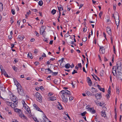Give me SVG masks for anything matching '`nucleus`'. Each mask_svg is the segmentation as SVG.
<instances>
[{"instance_id":"f257e3e1","label":"nucleus","mask_w":122,"mask_h":122,"mask_svg":"<svg viewBox=\"0 0 122 122\" xmlns=\"http://www.w3.org/2000/svg\"><path fill=\"white\" fill-rule=\"evenodd\" d=\"M61 93L62 95L65 96L66 97H69L70 94V92L67 90H64L61 91Z\"/></svg>"},{"instance_id":"f03ea898","label":"nucleus","mask_w":122,"mask_h":122,"mask_svg":"<svg viewBox=\"0 0 122 122\" xmlns=\"http://www.w3.org/2000/svg\"><path fill=\"white\" fill-rule=\"evenodd\" d=\"M115 73H114L113 71L112 72V73L113 75L116 76V77L120 79L122 81V73L120 72H118L117 74L116 73V71L114 70Z\"/></svg>"},{"instance_id":"7ed1b4c3","label":"nucleus","mask_w":122,"mask_h":122,"mask_svg":"<svg viewBox=\"0 0 122 122\" xmlns=\"http://www.w3.org/2000/svg\"><path fill=\"white\" fill-rule=\"evenodd\" d=\"M22 103L24 109L26 110L30 114V113H31V112L30 107L27 105L24 101L23 100L22 101Z\"/></svg>"},{"instance_id":"20e7f679","label":"nucleus","mask_w":122,"mask_h":122,"mask_svg":"<svg viewBox=\"0 0 122 122\" xmlns=\"http://www.w3.org/2000/svg\"><path fill=\"white\" fill-rule=\"evenodd\" d=\"M36 100L40 102H42V97L39 93L38 92H36L35 94Z\"/></svg>"},{"instance_id":"39448f33","label":"nucleus","mask_w":122,"mask_h":122,"mask_svg":"<svg viewBox=\"0 0 122 122\" xmlns=\"http://www.w3.org/2000/svg\"><path fill=\"white\" fill-rule=\"evenodd\" d=\"M10 99L12 101L14 102H16L17 98L12 93L10 94Z\"/></svg>"},{"instance_id":"423d86ee","label":"nucleus","mask_w":122,"mask_h":122,"mask_svg":"<svg viewBox=\"0 0 122 122\" xmlns=\"http://www.w3.org/2000/svg\"><path fill=\"white\" fill-rule=\"evenodd\" d=\"M17 89L18 92L20 95H24L23 91L21 86H20L19 87L17 88Z\"/></svg>"},{"instance_id":"0eeeda50","label":"nucleus","mask_w":122,"mask_h":122,"mask_svg":"<svg viewBox=\"0 0 122 122\" xmlns=\"http://www.w3.org/2000/svg\"><path fill=\"white\" fill-rule=\"evenodd\" d=\"M46 28V27L45 26H41V29H40V34L41 35H42L45 31V30Z\"/></svg>"},{"instance_id":"6e6552de","label":"nucleus","mask_w":122,"mask_h":122,"mask_svg":"<svg viewBox=\"0 0 122 122\" xmlns=\"http://www.w3.org/2000/svg\"><path fill=\"white\" fill-rule=\"evenodd\" d=\"M100 52L102 54L104 53L105 52V50L104 47L102 46H99Z\"/></svg>"},{"instance_id":"1a4fd4ad","label":"nucleus","mask_w":122,"mask_h":122,"mask_svg":"<svg viewBox=\"0 0 122 122\" xmlns=\"http://www.w3.org/2000/svg\"><path fill=\"white\" fill-rule=\"evenodd\" d=\"M95 96L96 99L97 100L100 99L101 97V94L100 93H97L95 94Z\"/></svg>"},{"instance_id":"9d476101","label":"nucleus","mask_w":122,"mask_h":122,"mask_svg":"<svg viewBox=\"0 0 122 122\" xmlns=\"http://www.w3.org/2000/svg\"><path fill=\"white\" fill-rule=\"evenodd\" d=\"M61 97L62 99V101L63 102H67L68 101V99L67 97H66L65 96L61 95Z\"/></svg>"},{"instance_id":"9b49d317","label":"nucleus","mask_w":122,"mask_h":122,"mask_svg":"<svg viewBox=\"0 0 122 122\" xmlns=\"http://www.w3.org/2000/svg\"><path fill=\"white\" fill-rule=\"evenodd\" d=\"M33 106L35 108V110H36L38 111L42 112H43V111H41V109H40L37 105L35 104H34L33 105Z\"/></svg>"},{"instance_id":"f8f14e48","label":"nucleus","mask_w":122,"mask_h":122,"mask_svg":"<svg viewBox=\"0 0 122 122\" xmlns=\"http://www.w3.org/2000/svg\"><path fill=\"white\" fill-rule=\"evenodd\" d=\"M14 102L13 103H12L11 107L13 109H15L16 107L17 106L18 102L16 101Z\"/></svg>"},{"instance_id":"ddd939ff","label":"nucleus","mask_w":122,"mask_h":122,"mask_svg":"<svg viewBox=\"0 0 122 122\" xmlns=\"http://www.w3.org/2000/svg\"><path fill=\"white\" fill-rule=\"evenodd\" d=\"M106 30L107 33L109 35L111 34V31L110 28L109 27H107Z\"/></svg>"},{"instance_id":"4468645a","label":"nucleus","mask_w":122,"mask_h":122,"mask_svg":"<svg viewBox=\"0 0 122 122\" xmlns=\"http://www.w3.org/2000/svg\"><path fill=\"white\" fill-rule=\"evenodd\" d=\"M14 81L15 84L16 85L17 88L19 87L20 86H21L20 85V84L16 79H14Z\"/></svg>"},{"instance_id":"2eb2a0df","label":"nucleus","mask_w":122,"mask_h":122,"mask_svg":"<svg viewBox=\"0 0 122 122\" xmlns=\"http://www.w3.org/2000/svg\"><path fill=\"white\" fill-rule=\"evenodd\" d=\"M18 114L19 117H20L22 118H26V117L24 114L22 112V111H21V113H19Z\"/></svg>"},{"instance_id":"dca6fc26","label":"nucleus","mask_w":122,"mask_h":122,"mask_svg":"<svg viewBox=\"0 0 122 122\" xmlns=\"http://www.w3.org/2000/svg\"><path fill=\"white\" fill-rule=\"evenodd\" d=\"M115 19L116 24L117 26V27H118V26L119 24V16L118 17L117 19Z\"/></svg>"},{"instance_id":"f3484780","label":"nucleus","mask_w":122,"mask_h":122,"mask_svg":"<svg viewBox=\"0 0 122 122\" xmlns=\"http://www.w3.org/2000/svg\"><path fill=\"white\" fill-rule=\"evenodd\" d=\"M5 103L8 106H10L11 107L12 104V102L9 101H6Z\"/></svg>"},{"instance_id":"a211bd4d","label":"nucleus","mask_w":122,"mask_h":122,"mask_svg":"<svg viewBox=\"0 0 122 122\" xmlns=\"http://www.w3.org/2000/svg\"><path fill=\"white\" fill-rule=\"evenodd\" d=\"M89 110L90 112H91L92 113H94L96 112L95 110L93 108H89Z\"/></svg>"},{"instance_id":"6ab92c4d","label":"nucleus","mask_w":122,"mask_h":122,"mask_svg":"<svg viewBox=\"0 0 122 122\" xmlns=\"http://www.w3.org/2000/svg\"><path fill=\"white\" fill-rule=\"evenodd\" d=\"M87 78H88L87 79V80H88L87 81V82L88 83V85L90 86H91V85L92 84L91 81L89 77H88Z\"/></svg>"},{"instance_id":"aec40b11","label":"nucleus","mask_w":122,"mask_h":122,"mask_svg":"<svg viewBox=\"0 0 122 122\" xmlns=\"http://www.w3.org/2000/svg\"><path fill=\"white\" fill-rule=\"evenodd\" d=\"M57 7L59 11H60L62 10H63V8L62 7V6L61 5H59Z\"/></svg>"},{"instance_id":"412c9836","label":"nucleus","mask_w":122,"mask_h":122,"mask_svg":"<svg viewBox=\"0 0 122 122\" xmlns=\"http://www.w3.org/2000/svg\"><path fill=\"white\" fill-rule=\"evenodd\" d=\"M121 62L120 61H118L117 63V70L119 67H121L120 65Z\"/></svg>"},{"instance_id":"4be33fe9","label":"nucleus","mask_w":122,"mask_h":122,"mask_svg":"<svg viewBox=\"0 0 122 122\" xmlns=\"http://www.w3.org/2000/svg\"><path fill=\"white\" fill-rule=\"evenodd\" d=\"M15 110V112H17L18 113V114L19 113H21V110L20 109H18L16 108L15 109H14Z\"/></svg>"},{"instance_id":"5701e85b","label":"nucleus","mask_w":122,"mask_h":122,"mask_svg":"<svg viewBox=\"0 0 122 122\" xmlns=\"http://www.w3.org/2000/svg\"><path fill=\"white\" fill-rule=\"evenodd\" d=\"M45 72H48V73H51L52 72V71L51 70H50L49 68L46 69H45Z\"/></svg>"},{"instance_id":"b1692460","label":"nucleus","mask_w":122,"mask_h":122,"mask_svg":"<svg viewBox=\"0 0 122 122\" xmlns=\"http://www.w3.org/2000/svg\"><path fill=\"white\" fill-rule=\"evenodd\" d=\"M65 58H61V59L59 61V62L60 63V65H61V64H62L63 62L64 61V60Z\"/></svg>"},{"instance_id":"393cba45","label":"nucleus","mask_w":122,"mask_h":122,"mask_svg":"<svg viewBox=\"0 0 122 122\" xmlns=\"http://www.w3.org/2000/svg\"><path fill=\"white\" fill-rule=\"evenodd\" d=\"M91 92L93 93L97 91V90L93 87H92L91 89Z\"/></svg>"},{"instance_id":"a878e982","label":"nucleus","mask_w":122,"mask_h":122,"mask_svg":"<svg viewBox=\"0 0 122 122\" xmlns=\"http://www.w3.org/2000/svg\"><path fill=\"white\" fill-rule=\"evenodd\" d=\"M102 117H105L106 116V114L105 113V112L104 111H102Z\"/></svg>"},{"instance_id":"bb28decb","label":"nucleus","mask_w":122,"mask_h":122,"mask_svg":"<svg viewBox=\"0 0 122 122\" xmlns=\"http://www.w3.org/2000/svg\"><path fill=\"white\" fill-rule=\"evenodd\" d=\"M50 100L51 101H54L56 100V97L53 96L51 97H50Z\"/></svg>"},{"instance_id":"cd10ccee","label":"nucleus","mask_w":122,"mask_h":122,"mask_svg":"<svg viewBox=\"0 0 122 122\" xmlns=\"http://www.w3.org/2000/svg\"><path fill=\"white\" fill-rule=\"evenodd\" d=\"M104 73V71L103 70H101L100 72V75L101 76H103V74Z\"/></svg>"},{"instance_id":"c85d7f7f","label":"nucleus","mask_w":122,"mask_h":122,"mask_svg":"<svg viewBox=\"0 0 122 122\" xmlns=\"http://www.w3.org/2000/svg\"><path fill=\"white\" fill-rule=\"evenodd\" d=\"M62 107L60 103H59V104L57 105V108L59 109H62Z\"/></svg>"},{"instance_id":"c756f323","label":"nucleus","mask_w":122,"mask_h":122,"mask_svg":"<svg viewBox=\"0 0 122 122\" xmlns=\"http://www.w3.org/2000/svg\"><path fill=\"white\" fill-rule=\"evenodd\" d=\"M71 66L70 64L67 63L65 65V67L66 69H68Z\"/></svg>"},{"instance_id":"7c9ffc66","label":"nucleus","mask_w":122,"mask_h":122,"mask_svg":"<svg viewBox=\"0 0 122 122\" xmlns=\"http://www.w3.org/2000/svg\"><path fill=\"white\" fill-rule=\"evenodd\" d=\"M3 9V4L0 3V11H1Z\"/></svg>"},{"instance_id":"2f4dec72","label":"nucleus","mask_w":122,"mask_h":122,"mask_svg":"<svg viewBox=\"0 0 122 122\" xmlns=\"http://www.w3.org/2000/svg\"><path fill=\"white\" fill-rule=\"evenodd\" d=\"M116 66H114L113 68H112V72H113V71L115 73V72L114 71V70L116 71V73L117 74V73L116 72Z\"/></svg>"},{"instance_id":"473e14b6","label":"nucleus","mask_w":122,"mask_h":122,"mask_svg":"<svg viewBox=\"0 0 122 122\" xmlns=\"http://www.w3.org/2000/svg\"><path fill=\"white\" fill-rule=\"evenodd\" d=\"M95 104L97 106H99L100 105V102L97 101H95Z\"/></svg>"},{"instance_id":"72a5a7b5","label":"nucleus","mask_w":122,"mask_h":122,"mask_svg":"<svg viewBox=\"0 0 122 122\" xmlns=\"http://www.w3.org/2000/svg\"><path fill=\"white\" fill-rule=\"evenodd\" d=\"M28 57V58H31L32 59V55L31 53H29L27 55Z\"/></svg>"},{"instance_id":"f704fd0d","label":"nucleus","mask_w":122,"mask_h":122,"mask_svg":"<svg viewBox=\"0 0 122 122\" xmlns=\"http://www.w3.org/2000/svg\"><path fill=\"white\" fill-rule=\"evenodd\" d=\"M58 80L57 79H55L54 81V83L58 84L59 83V82H58Z\"/></svg>"},{"instance_id":"c9c22d12","label":"nucleus","mask_w":122,"mask_h":122,"mask_svg":"<svg viewBox=\"0 0 122 122\" xmlns=\"http://www.w3.org/2000/svg\"><path fill=\"white\" fill-rule=\"evenodd\" d=\"M38 4L40 6H42L43 4V2L41 0L39 2Z\"/></svg>"},{"instance_id":"e433bc0d","label":"nucleus","mask_w":122,"mask_h":122,"mask_svg":"<svg viewBox=\"0 0 122 122\" xmlns=\"http://www.w3.org/2000/svg\"><path fill=\"white\" fill-rule=\"evenodd\" d=\"M56 12V10L55 9H53L51 11V13L52 14L54 15L55 13Z\"/></svg>"},{"instance_id":"4c0bfd02","label":"nucleus","mask_w":122,"mask_h":122,"mask_svg":"<svg viewBox=\"0 0 122 122\" xmlns=\"http://www.w3.org/2000/svg\"><path fill=\"white\" fill-rule=\"evenodd\" d=\"M52 75H56L57 74L58 72H52Z\"/></svg>"},{"instance_id":"58836bf2","label":"nucleus","mask_w":122,"mask_h":122,"mask_svg":"<svg viewBox=\"0 0 122 122\" xmlns=\"http://www.w3.org/2000/svg\"><path fill=\"white\" fill-rule=\"evenodd\" d=\"M116 92L117 94H119V88L118 87H117Z\"/></svg>"},{"instance_id":"ea45409f","label":"nucleus","mask_w":122,"mask_h":122,"mask_svg":"<svg viewBox=\"0 0 122 122\" xmlns=\"http://www.w3.org/2000/svg\"><path fill=\"white\" fill-rule=\"evenodd\" d=\"M12 68H13L14 70L15 71H17V68L15 66H13Z\"/></svg>"},{"instance_id":"a19ab883","label":"nucleus","mask_w":122,"mask_h":122,"mask_svg":"<svg viewBox=\"0 0 122 122\" xmlns=\"http://www.w3.org/2000/svg\"><path fill=\"white\" fill-rule=\"evenodd\" d=\"M11 12L13 15H14L15 13V10L14 9H12L11 10Z\"/></svg>"},{"instance_id":"79ce46f5","label":"nucleus","mask_w":122,"mask_h":122,"mask_svg":"<svg viewBox=\"0 0 122 122\" xmlns=\"http://www.w3.org/2000/svg\"><path fill=\"white\" fill-rule=\"evenodd\" d=\"M111 22V21H110L109 19H108L107 20V24H110V23Z\"/></svg>"},{"instance_id":"37998d69","label":"nucleus","mask_w":122,"mask_h":122,"mask_svg":"<svg viewBox=\"0 0 122 122\" xmlns=\"http://www.w3.org/2000/svg\"><path fill=\"white\" fill-rule=\"evenodd\" d=\"M77 73V72L76 70H74L72 72V74H74L75 73Z\"/></svg>"},{"instance_id":"c03bdc74","label":"nucleus","mask_w":122,"mask_h":122,"mask_svg":"<svg viewBox=\"0 0 122 122\" xmlns=\"http://www.w3.org/2000/svg\"><path fill=\"white\" fill-rule=\"evenodd\" d=\"M30 11H29V12H27V13L25 15V16H26V18L27 16H28V15H29L30 14Z\"/></svg>"},{"instance_id":"a18cd8bd","label":"nucleus","mask_w":122,"mask_h":122,"mask_svg":"<svg viewBox=\"0 0 122 122\" xmlns=\"http://www.w3.org/2000/svg\"><path fill=\"white\" fill-rule=\"evenodd\" d=\"M102 12H100V13L99 14V16L100 18H101V16L102 15Z\"/></svg>"},{"instance_id":"49530a36","label":"nucleus","mask_w":122,"mask_h":122,"mask_svg":"<svg viewBox=\"0 0 122 122\" xmlns=\"http://www.w3.org/2000/svg\"><path fill=\"white\" fill-rule=\"evenodd\" d=\"M101 91H102L103 92H105V89L104 88H101L100 89Z\"/></svg>"},{"instance_id":"de8ad7c7","label":"nucleus","mask_w":122,"mask_h":122,"mask_svg":"<svg viewBox=\"0 0 122 122\" xmlns=\"http://www.w3.org/2000/svg\"><path fill=\"white\" fill-rule=\"evenodd\" d=\"M86 27H85L83 29V31L84 32H85L86 31Z\"/></svg>"},{"instance_id":"09e8293b","label":"nucleus","mask_w":122,"mask_h":122,"mask_svg":"<svg viewBox=\"0 0 122 122\" xmlns=\"http://www.w3.org/2000/svg\"><path fill=\"white\" fill-rule=\"evenodd\" d=\"M87 38L86 37L82 39V41H83L85 42L86 41Z\"/></svg>"},{"instance_id":"8fccbe9b","label":"nucleus","mask_w":122,"mask_h":122,"mask_svg":"<svg viewBox=\"0 0 122 122\" xmlns=\"http://www.w3.org/2000/svg\"><path fill=\"white\" fill-rule=\"evenodd\" d=\"M78 66L80 67L81 68L82 67V66L81 63H79L78 64Z\"/></svg>"},{"instance_id":"3c124183","label":"nucleus","mask_w":122,"mask_h":122,"mask_svg":"<svg viewBox=\"0 0 122 122\" xmlns=\"http://www.w3.org/2000/svg\"><path fill=\"white\" fill-rule=\"evenodd\" d=\"M4 75L5 76L7 77H9V76H8V75H7V73L6 72H5L4 73Z\"/></svg>"},{"instance_id":"603ef678","label":"nucleus","mask_w":122,"mask_h":122,"mask_svg":"<svg viewBox=\"0 0 122 122\" xmlns=\"http://www.w3.org/2000/svg\"><path fill=\"white\" fill-rule=\"evenodd\" d=\"M32 10L33 11L35 12H36L37 11V10L36 9H33Z\"/></svg>"},{"instance_id":"864d4df0","label":"nucleus","mask_w":122,"mask_h":122,"mask_svg":"<svg viewBox=\"0 0 122 122\" xmlns=\"http://www.w3.org/2000/svg\"><path fill=\"white\" fill-rule=\"evenodd\" d=\"M40 89L42 91L44 90V87L42 86H41L40 87Z\"/></svg>"},{"instance_id":"5fc2aeb1","label":"nucleus","mask_w":122,"mask_h":122,"mask_svg":"<svg viewBox=\"0 0 122 122\" xmlns=\"http://www.w3.org/2000/svg\"><path fill=\"white\" fill-rule=\"evenodd\" d=\"M8 37L9 39H11L12 38V36L11 35H10L8 36Z\"/></svg>"},{"instance_id":"6e6d98bb","label":"nucleus","mask_w":122,"mask_h":122,"mask_svg":"<svg viewBox=\"0 0 122 122\" xmlns=\"http://www.w3.org/2000/svg\"><path fill=\"white\" fill-rule=\"evenodd\" d=\"M35 33L36 34V36H39V34L37 33V32L36 31H35Z\"/></svg>"},{"instance_id":"4d7b16f0","label":"nucleus","mask_w":122,"mask_h":122,"mask_svg":"<svg viewBox=\"0 0 122 122\" xmlns=\"http://www.w3.org/2000/svg\"><path fill=\"white\" fill-rule=\"evenodd\" d=\"M110 94L109 93H108L106 95V96L107 98H109L110 97Z\"/></svg>"},{"instance_id":"13d9d810","label":"nucleus","mask_w":122,"mask_h":122,"mask_svg":"<svg viewBox=\"0 0 122 122\" xmlns=\"http://www.w3.org/2000/svg\"><path fill=\"white\" fill-rule=\"evenodd\" d=\"M35 64L36 66H37L39 64V63L38 62H36L35 63Z\"/></svg>"},{"instance_id":"bf43d9fd","label":"nucleus","mask_w":122,"mask_h":122,"mask_svg":"<svg viewBox=\"0 0 122 122\" xmlns=\"http://www.w3.org/2000/svg\"><path fill=\"white\" fill-rule=\"evenodd\" d=\"M103 36L105 37V39H107L106 38V35L105 34V33L104 32H103Z\"/></svg>"},{"instance_id":"052dcab7","label":"nucleus","mask_w":122,"mask_h":122,"mask_svg":"<svg viewBox=\"0 0 122 122\" xmlns=\"http://www.w3.org/2000/svg\"><path fill=\"white\" fill-rule=\"evenodd\" d=\"M86 112H83V113H81V115L82 116H84L85 114H86Z\"/></svg>"},{"instance_id":"680f3d73","label":"nucleus","mask_w":122,"mask_h":122,"mask_svg":"<svg viewBox=\"0 0 122 122\" xmlns=\"http://www.w3.org/2000/svg\"><path fill=\"white\" fill-rule=\"evenodd\" d=\"M53 94V93L52 92H49L48 94V96H50L51 95H52Z\"/></svg>"},{"instance_id":"e2e57ef3","label":"nucleus","mask_w":122,"mask_h":122,"mask_svg":"<svg viewBox=\"0 0 122 122\" xmlns=\"http://www.w3.org/2000/svg\"><path fill=\"white\" fill-rule=\"evenodd\" d=\"M120 109L121 111H122V104H121L120 106Z\"/></svg>"},{"instance_id":"0e129e2a","label":"nucleus","mask_w":122,"mask_h":122,"mask_svg":"<svg viewBox=\"0 0 122 122\" xmlns=\"http://www.w3.org/2000/svg\"><path fill=\"white\" fill-rule=\"evenodd\" d=\"M73 99V97H69V100H72Z\"/></svg>"},{"instance_id":"69168bd1","label":"nucleus","mask_w":122,"mask_h":122,"mask_svg":"<svg viewBox=\"0 0 122 122\" xmlns=\"http://www.w3.org/2000/svg\"><path fill=\"white\" fill-rule=\"evenodd\" d=\"M85 93H86L87 94H90V92H89V91H85Z\"/></svg>"},{"instance_id":"338daca9","label":"nucleus","mask_w":122,"mask_h":122,"mask_svg":"<svg viewBox=\"0 0 122 122\" xmlns=\"http://www.w3.org/2000/svg\"><path fill=\"white\" fill-rule=\"evenodd\" d=\"M83 70L84 72L86 73L87 72L85 70V68L84 67L83 68Z\"/></svg>"},{"instance_id":"774afa93","label":"nucleus","mask_w":122,"mask_h":122,"mask_svg":"<svg viewBox=\"0 0 122 122\" xmlns=\"http://www.w3.org/2000/svg\"><path fill=\"white\" fill-rule=\"evenodd\" d=\"M35 89L36 91H38L39 89V88L38 87H36L35 88Z\"/></svg>"}]
</instances>
